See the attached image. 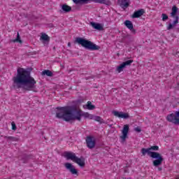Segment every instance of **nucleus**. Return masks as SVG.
<instances>
[{
  "label": "nucleus",
  "instance_id": "nucleus-5",
  "mask_svg": "<svg viewBox=\"0 0 179 179\" xmlns=\"http://www.w3.org/2000/svg\"><path fill=\"white\" fill-rule=\"evenodd\" d=\"M64 157L67 160H73V162H75L80 167H85V165L86 164L85 162V158L83 157H81L80 158L76 157V155L71 152H64Z\"/></svg>",
  "mask_w": 179,
  "mask_h": 179
},
{
  "label": "nucleus",
  "instance_id": "nucleus-29",
  "mask_svg": "<svg viewBox=\"0 0 179 179\" xmlns=\"http://www.w3.org/2000/svg\"><path fill=\"white\" fill-rule=\"evenodd\" d=\"M88 118H89L90 120H94V115H93L89 113V115H88Z\"/></svg>",
  "mask_w": 179,
  "mask_h": 179
},
{
  "label": "nucleus",
  "instance_id": "nucleus-13",
  "mask_svg": "<svg viewBox=\"0 0 179 179\" xmlns=\"http://www.w3.org/2000/svg\"><path fill=\"white\" fill-rule=\"evenodd\" d=\"M145 13V9L141 8L140 10H138L135 11L132 15L131 17L132 19H136L138 17H141V16H143V15Z\"/></svg>",
  "mask_w": 179,
  "mask_h": 179
},
{
  "label": "nucleus",
  "instance_id": "nucleus-19",
  "mask_svg": "<svg viewBox=\"0 0 179 179\" xmlns=\"http://www.w3.org/2000/svg\"><path fill=\"white\" fill-rule=\"evenodd\" d=\"M4 139H7V141H11V142H17V141H19L18 138L7 136H4Z\"/></svg>",
  "mask_w": 179,
  "mask_h": 179
},
{
  "label": "nucleus",
  "instance_id": "nucleus-20",
  "mask_svg": "<svg viewBox=\"0 0 179 179\" xmlns=\"http://www.w3.org/2000/svg\"><path fill=\"white\" fill-rule=\"evenodd\" d=\"M177 12H178V8H177L176 6H173L172 7V12L171 13V17H174V16H176L177 14Z\"/></svg>",
  "mask_w": 179,
  "mask_h": 179
},
{
  "label": "nucleus",
  "instance_id": "nucleus-21",
  "mask_svg": "<svg viewBox=\"0 0 179 179\" xmlns=\"http://www.w3.org/2000/svg\"><path fill=\"white\" fill-rule=\"evenodd\" d=\"M41 40H43V41H48L50 42V36L47 35V34H42L41 36Z\"/></svg>",
  "mask_w": 179,
  "mask_h": 179
},
{
  "label": "nucleus",
  "instance_id": "nucleus-12",
  "mask_svg": "<svg viewBox=\"0 0 179 179\" xmlns=\"http://www.w3.org/2000/svg\"><path fill=\"white\" fill-rule=\"evenodd\" d=\"M124 26H126V27H127V29H129V30H130L133 34H136V30L134 29V24H132V22L129 20L124 21Z\"/></svg>",
  "mask_w": 179,
  "mask_h": 179
},
{
  "label": "nucleus",
  "instance_id": "nucleus-18",
  "mask_svg": "<svg viewBox=\"0 0 179 179\" xmlns=\"http://www.w3.org/2000/svg\"><path fill=\"white\" fill-rule=\"evenodd\" d=\"M94 121L99 122V124H107V122L104 121V120H103V118H101L100 116H94Z\"/></svg>",
  "mask_w": 179,
  "mask_h": 179
},
{
  "label": "nucleus",
  "instance_id": "nucleus-23",
  "mask_svg": "<svg viewBox=\"0 0 179 179\" xmlns=\"http://www.w3.org/2000/svg\"><path fill=\"white\" fill-rule=\"evenodd\" d=\"M42 75L45 76H52V72L50 70H44L43 71H42Z\"/></svg>",
  "mask_w": 179,
  "mask_h": 179
},
{
  "label": "nucleus",
  "instance_id": "nucleus-3",
  "mask_svg": "<svg viewBox=\"0 0 179 179\" xmlns=\"http://www.w3.org/2000/svg\"><path fill=\"white\" fill-rule=\"evenodd\" d=\"M141 153L143 156H146V155H148V156H150L152 159H155V160L152 162L154 167H159V166H162L163 162L164 161L163 156H162L160 153L151 151L150 148H142Z\"/></svg>",
  "mask_w": 179,
  "mask_h": 179
},
{
  "label": "nucleus",
  "instance_id": "nucleus-8",
  "mask_svg": "<svg viewBox=\"0 0 179 179\" xmlns=\"http://www.w3.org/2000/svg\"><path fill=\"white\" fill-rule=\"evenodd\" d=\"M132 62H134V60L130 59V60H127L123 63H122L119 66H117V72L120 73L121 72H122L124 71V68H125L126 66H129L131 65V64H132Z\"/></svg>",
  "mask_w": 179,
  "mask_h": 179
},
{
  "label": "nucleus",
  "instance_id": "nucleus-10",
  "mask_svg": "<svg viewBox=\"0 0 179 179\" xmlns=\"http://www.w3.org/2000/svg\"><path fill=\"white\" fill-rule=\"evenodd\" d=\"M87 146L89 149H93L96 146V140L92 136H87L86 138Z\"/></svg>",
  "mask_w": 179,
  "mask_h": 179
},
{
  "label": "nucleus",
  "instance_id": "nucleus-27",
  "mask_svg": "<svg viewBox=\"0 0 179 179\" xmlns=\"http://www.w3.org/2000/svg\"><path fill=\"white\" fill-rule=\"evenodd\" d=\"M13 131H16V124L14 122L11 123Z\"/></svg>",
  "mask_w": 179,
  "mask_h": 179
},
{
  "label": "nucleus",
  "instance_id": "nucleus-11",
  "mask_svg": "<svg viewBox=\"0 0 179 179\" xmlns=\"http://www.w3.org/2000/svg\"><path fill=\"white\" fill-rule=\"evenodd\" d=\"M113 114L115 115V117H118V118H123L124 120H128V118H129V114L124 113L123 112L113 110Z\"/></svg>",
  "mask_w": 179,
  "mask_h": 179
},
{
  "label": "nucleus",
  "instance_id": "nucleus-4",
  "mask_svg": "<svg viewBox=\"0 0 179 179\" xmlns=\"http://www.w3.org/2000/svg\"><path fill=\"white\" fill-rule=\"evenodd\" d=\"M79 45H81L85 50H90V51H99L100 50V46L94 44L93 42L87 40L86 38L77 37L76 38L75 42Z\"/></svg>",
  "mask_w": 179,
  "mask_h": 179
},
{
  "label": "nucleus",
  "instance_id": "nucleus-16",
  "mask_svg": "<svg viewBox=\"0 0 179 179\" xmlns=\"http://www.w3.org/2000/svg\"><path fill=\"white\" fill-rule=\"evenodd\" d=\"M90 26H92V27H93L96 30H99V31L103 30V26H101V24L92 22H90Z\"/></svg>",
  "mask_w": 179,
  "mask_h": 179
},
{
  "label": "nucleus",
  "instance_id": "nucleus-6",
  "mask_svg": "<svg viewBox=\"0 0 179 179\" xmlns=\"http://www.w3.org/2000/svg\"><path fill=\"white\" fill-rule=\"evenodd\" d=\"M166 120L169 122H172L175 125H179V110L175 113H171L166 116Z\"/></svg>",
  "mask_w": 179,
  "mask_h": 179
},
{
  "label": "nucleus",
  "instance_id": "nucleus-25",
  "mask_svg": "<svg viewBox=\"0 0 179 179\" xmlns=\"http://www.w3.org/2000/svg\"><path fill=\"white\" fill-rule=\"evenodd\" d=\"M150 149L151 150V152H156L157 150H159V147L157 145H153L150 147Z\"/></svg>",
  "mask_w": 179,
  "mask_h": 179
},
{
  "label": "nucleus",
  "instance_id": "nucleus-17",
  "mask_svg": "<svg viewBox=\"0 0 179 179\" xmlns=\"http://www.w3.org/2000/svg\"><path fill=\"white\" fill-rule=\"evenodd\" d=\"M178 19H179L178 16H176V20L173 21V24L169 23V26L166 27V29L171 30V29H173L174 26H176V24H178Z\"/></svg>",
  "mask_w": 179,
  "mask_h": 179
},
{
  "label": "nucleus",
  "instance_id": "nucleus-31",
  "mask_svg": "<svg viewBox=\"0 0 179 179\" xmlns=\"http://www.w3.org/2000/svg\"><path fill=\"white\" fill-rule=\"evenodd\" d=\"M68 47H71V43L70 42L68 43Z\"/></svg>",
  "mask_w": 179,
  "mask_h": 179
},
{
  "label": "nucleus",
  "instance_id": "nucleus-32",
  "mask_svg": "<svg viewBox=\"0 0 179 179\" xmlns=\"http://www.w3.org/2000/svg\"><path fill=\"white\" fill-rule=\"evenodd\" d=\"M109 127H112V125L110 124Z\"/></svg>",
  "mask_w": 179,
  "mask_h": 179
},
{
  "label": "nucleus",
  "instance_id": "nucleus-28",
  "mask_svg": "<svg viewBox=\"0 0 179 179\" xmlns=\"http://www.w3.org/2000/svg\"><path fill=\"white\" fill-rule=\"evenodd\" d=\"M134 131L136 132H142V129H141V127H135Z\"/></svg>",
  "mask_w": 179,
  "mask_h": 179
},
{
  "label": "nucleus",
  "instance_id": "nucleus-9",
  "mask_svg": "<svg viewBox=\"0 0 179 179\" xmlns=\"http://www.w3.org/2000/svg\"><path fill=\"white\" fill-rule=\"evenodd\" d=\"M128 132H129V126L128 124H125L122 131V135L120 136V138L122 142H125V140L128 138Z\"/></svg>",
  "mask_w": 179,
  "mask_h": 179
},
{
  "label": "nucleus",
  "instance_id": "nucleus-15",
  "mask_svg": "<svg viewBox=\"0 0 179 179\" xmlns=\"http://www.w3.org/2000/svg\"><path fill=\"white\" fill-rule=\"evenodd\" d=\"M118 3L122 9H125L129 6V0H118Z\"/></svg>",
  "mask_w": 179,
  "mask_h": 179
},
{
  "label": "nucleus",
  "instance_id": "nucleus-2",
  "mask_svg": "<svg viewBox=\"0 0 179 179\" xmlns=\"http://www.w3.org/2000/svg\"><path fill=\"white\" fill-rule=\"evenodd\" d=\"M57 111H56V118L59 120H64L66 122H69V121H80L82 117L85 118L89 117V113L82 112V110H78V108L75 106H69L64 107L56 108Z\"/></svg>",
  "mask_w": 179,
  "mask_h": 179
},
{
  "label": "nucleus",
  "instance_id": "nucleus-26",
  "mask_svg": "<svg viewBox=\"0 0 179 179\" xmlns=\"http://www.w3.org/2000/svg\"><path fill=\"white\" fill-rule=\"evenodd\" d=\"M162 17L163 22H166V20L169 19V16L167 15V14H165V13L162 14Z\"/></svg>",
  "mask_w": 179,
  "mask_h": 179
},
{
  "label": "nucleus",
  "instance_id": "nucleus-14",
  "mask_svg": "<svg viewBox=\"0 0 179 179\" xmlns=\"http://www.w3.org/2000/svg\"><path fill=\"white\" fill-rule=\"evenodd\" d=\"M72 10V7L66 4H63L62 6V9L60 10L61 13H69Z\"/></svg>",
  "mask_w": 179,
  "mask_h": 179
},
{
  "label": "nucleus",
  "instance_id": "nucleus-30",
  "mask_svg": "<svg viewBox=\"0 0 179 179\" xmlns=\"http://www.w3.org/2000/svg\"><path fill=\"white\" fill-rule=\"evenodd\" d=\"M158 170H159V171H162V167H159V168H158Z\"/></svg>",
  "mask_w": 179,
  "mask_h": 179
},
{
  "label": "nucleus",
  "instance_id": "nucleus-33",
  "mask_svg": "<svg viewBox=\"0 0 179 179\" xmlns=\"http://www.w3.org/2000/svg\"><path fill=\"white\" fill-rule=\"evenodd\" d=\"M177 179H179V178H177Z\"/></svg>",
  "mask_w": 179,
  "mask_h": 179
},
{
  "label": "nucleus",
  "instance_id": "nucleus-7",
  "mask_svg": "<svg viewBox=\"0 0 179 179\" xmlns=\"http://www.w3.org/2000/svg\"><path fill=\"white\" fill-rule=\"evenodd\" d=\"M64 167H66V170H68L73 176H78L79 173L78 172V169L71 163L64 164Z\"/></svg>",
  "mask_w": 179,
  "mask_h": 179
},
{
  "label": "nucleus",
  "instance_id": "nucleus-24",
  "mask_svg": "<svg viewBox=\"0 0 179 179\" xmlns=\"http://www.w3.org/2000/svg\"><path fill=\"white\" fill-rule=\"evenodd\" d=\"M13 43H22V40H20V34L19 32L17 33V38L13 41Z\"/></svg>",
  "mask_w": 179,
  "mask_h": 179
},
{
  "label": "nucleus",
  "instance_id": "nucleus-1",
  "mask_svg": "<svg viewBox=\"0 0 179 179\" xmlns=\"http://www.w3.org/2000/svg\"><path fill=\"white\" fill-rule=\"evenodd\" d=\"M37 81L31 76V73L26 69L19 67L17 75L13 78V87L22 89L24 92H33Z\"/></svg>",
  "mask_w": 179,
  "mask_h": 179
},
{
  "label": "nucleus",
  "instance_id": "nucleus-22",
  "mask_svg": "<svg viewBox=\"0 0 179 179\" xmlns=\"http://www.w3.org/2000/svg\"><path fill=\"white\" fill-rule=\"evenodd\" d=\"M87 110H94V108H96V106L94 105H92L90 101H88L87 103Z\"/></svg>",
  "mask_w": 179,
  "mask_h": 179
}]
</instances>
